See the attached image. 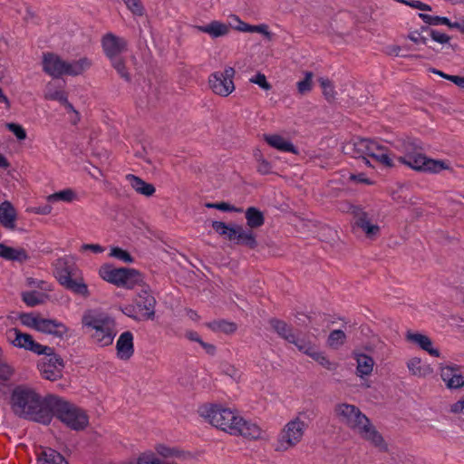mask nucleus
I'll list each match as a JSON object with an SVG mask.
<instances>
[{
  "mask_svg": "<svg viewBox=\"0 0 464 464\" xmlns=\"http://www.w3.org/2000/svg\"><path fill=\"white\" fill-rule=\"evenodd\" d=\"M53 394L42 397L34 389L17 385L12 391L10 405L14 415L43 425L50 424V404Z\"/></svg>",
  "mask_w": 464,
  "mask_h": 464,
  "instance_id": "obj_1",
  "label": "nucleus"
},
{
  "mask_svg": "<svg viewBox=\"0 0 464 464\" xmlns=\"http://www.w3.org/2000/svg\"><path fill=\"white\" fill-rule=\"evenodd\" d=\"M334 412L342 423L356 430L363 440L370 441L381 451L386 452L388 450V446L382 434L357 406L340 403L335 406Z\"/></svg>",
  "mask_w": 464,
  "mask_h": 464,
  "instance_id": "obj_2",
  "label": "nucleus"
},
{
  "mask_svg": "<svg viewBox=\"0 0 464 464\" xmlns=\"http://www.w3.org/2000/svg\"><path fill=\"white\" fill-rule=\"evenodd\" d=\"M398 161L421 173L438 174L450 169L448 161L427 157L420 141L417 140L405 145V153L398 158Z\"/></svg>",
  "mask_w": 464,
  "mask_h": 464,
  "instance_id": "obj_3",
  "label": "nucleus"
},
{
  "mask_svg": "<svg viewBox=\"0 0 464 464\" xmlns=\"http://www.w3.org/2000/svg\"><path fill=\"white\" fill-rule=\"evenodd\" d=\"M49 414L50 423L55 417L66 427L75 431L83 430L89 424V418L84 410L57 395L53 397Z\"/></svg>",
  "mask_w": 464,
  "mask_h": 464,
  "instance_id": "obj_4",
  "label": "nucleus"
},
{
  "mask_svg": "<svg viewBox=\"0 0 464 464\" xmlns=\"http://www.w3.org/2000/svg\"><path fill=\"white\" fill-rule=\"evenodd\" d=\"M43 71L49 76L58 79L63 75L78 76L82 74L92 66V62L87 57L80 58L72 62L63 60L54 53H43Z\"/></svg>",
  "mask_w": 464,
  "mask_h": 464,
  "instance_id": "obj_5",
  "label": "nucleus"
},
{
  "mask_svg": "<svg viewBox=\"0 0 464 464\" xmlns=\"http://www.w3.org/2000/svg\"><path fill=\"white\" fill-rule=\"evenodd\" d=\"M82 324L94 331L92 334V339L96 344L105 347L112 343L116 335L114 331L115 323L110 316L102 314L84 315L82 317Z\"/></svg>",
  "mask_w": 464,
  "mask_h": 464,
  "instance_id": "obj_6",
  "label": "nucleus"
},
{
  "mask_svg": "<svg viewBox=\"0 0 464 464\" xmlns=\"http://www.w3.org/2000/svg\"><path fill=\"white\" fill-rule=\"evenodd\" d=\"M200 416L208 419L209 423L229 434L237 420L238 415L230 409L220 405L203 406L199 409Z\"/></svg>",
  "mask_w": 464,
  "mask_h": 464,
  "instance_id": "obj_7",
  "label": "nucleus"
},
{
  "mask_svg": "<svg viewBox=\"0 0 464 464\" xmlns=\"http://www.w3.org/2000/svg\"><path fill=\"white\" fill-rule=\"evenodd\" d=\"M306 428L307 424L301 420L299 417L287 422L278 434L275 450L276 451H285L295 446L301 441Z\"/></svg>",
  "mask_w": 464,
  "mask_h": 464,
  "instance_id": "obj_8",
  "label": "nucleus"
},
{
  "mask_svg": "<svg viewBox=\"0 0 464 464\" xmlns=\"http://www.w3.org/2000/svg\"><path fill=\"white\" fill-rule=\"evenodd\" d=\"M6 341L13 346L30 351L35 354L45 353L50 350V346L43 345L33 339L29 334L23 333L18 328H11L5 332Z\"/></svg>",
  "mask_w": 464,
  "mask_h": 464,
  "instance_id": "obj_9",
  "label": "nucleus"
},
{
  "mask_svg": "<svg viewBox=\"0 0 464 464\" xmlns=\"http://www.w3.org/2000/svg\"><path fill=\"white\" fill-rule=\"evenodd\" d=\"M236 71L227 66L224 71L214 72L208 77V85L212 92L219 96L227 97L235 90L233 78Z\"/></svg>",
  "mask_w": 464,
  "mask_h": 464,
  "instance_id": "obj_10",
  "label": "nucleus"
},
{
  "mask_svg": "<svg viewBox=\"0 0 464 464\" xmlns=\"http://www.w3.org/2000/svg\"><path fill=\"white\" fill-rule=\"evenodd\" d=\"M50 350L41 354L44 357L39 362L38 368L43 378L53 382L62 378L64 362L53 347H50Z\"/></svg>",
  "mask_w": 464,
  "mask_h": 464,
  "instance_id": "obj_11",
  "label": "nucleus"
},
{
  "mask_svg": "<svg viewBox=\"0 0 464 464\" xmlns=\"http://www.w3.org/2000/svg\"><path fill=\"white\" fill-rule=\"evenodd\" d=\"M347 211L353 216L354 226L361 228L367 237L372 238L379 234L380 227L371 223L368 213L361 206L350 204Z\"/></svg>",
  "mask_w": 464,
  "mask_h": 464,
  "instance_id": "obj_12",
  "label": "nucleus"
},
{
  "mask_svg": "<svg viewBox=\"0 0 464 464\" xmlns=\"http://www.w3.org/2000/svg\"><path fill=\"white\" fill-rule=\"evenodd\" d=\"M56 277L63 286L73 294L82 295L83 297H88L90 295L88 286L83 282V279L72 278L71 272L67 267L62 269L57 268Z\"/></svg>",
  "mask_w": 464,
  "mask_h": 464,
  "instance_id": "obj_13",
  "label": "nucleus"
},
{
  "mask_svg": "<svg viewBox=\"0 0 464 464\" xmlns=\"http://www.w3.org/2000/svg\"><path fill=\"white\" fill-rule=\"evenodd\" d=\"M134 304L139 310L142 321L154 319L156 299L147 289H142L138 294Z\"/></svg>",
  "mask_w": 464,
  "mask_h": 464,
  "instance_id": "obj_14",
  "label": "nucleus"
},
{
  "mask_svg": "<svg viewBox=\"0 0 464 464\" xmlns=\"http://www.w3.org/2000/svg\"><path fill=\"white\" fill-rule=\"evenodd\" d=\"M102 45L105 55L111 60L120 57V54L126 50L127 42L122 37L108 33L102 37Z\"/></svg>",
  "mask_w": 464,
  "mask_h": 464,
  "instance_id": "obj_15",
  "label": "nucleus"
},
{
  "mask_svg": "<svg viewBox=\"0 0 464 464\" xmlns=\"http://www.w3.org/2000/svg\"><path fill=\"white\" fill-rule=\"evenodd\" d=\"M440 377L448 389L456 390L464 386V372H461L459 365L441 367Z\"/></svg>",
  "mask_w": 464,
  "mask_h": 464,
  "instance_id": "obj_16",
  "label": "nucleus"
},
{
  "mask_svg": "<svg viewBox=\"0 0 464 464\" xmlns=\"http://www.w3.org/2000/svg\"><path fill=\"white\" fill-rule=\"evenodd\" d=\"M261 434L262 430L256 423L245 420L240 416H238L231 431V435L242 436L248 440H257L261 438Z\"/></svg>",
  "mask_w": 464,
  "mask_h": 464,
  "instance_id": "obj_17",
  "label": "nucleus"
},
{
  "mask_svg": "<svg viewBox=\"0 0 464 464\" xmlns=\"http://www.w3.org/2000/svg\"><path fill=\"white\" fill-rule=\"evenodd\" d=\"M231 232L230 242L246 246L249 249L257 247L256 235L254 233L253 229H246L241 225L234 224V230H231Z\"/></svg>",
  "mask_w": 464,
  "mask_h": 464,
  "instance_id": "obj_18",
  "label": "nucleus"
},
{
  "mask_svg": "<svg viewBox=\"0 0 464 464\" xmlns=\"http://www.w3.org/2000/svg\"><path fill=\"white\" fill-rule=\"evenodd\" d=\"M378 142L370 139H359L353 143V157L362 159L366 166L372 167L370 157Z\"/></svg>",
  "mask_w": 464,
  "mask_h": 464,
  "instance_id": "obj_19",
  "label": "nucleus"
},
{
  "mask_svg": "<svg viewBox=\"0 0 464 464\" xmlns=\"http://www.w3.org/2000/svg\"><path fill=\"white\" fill-rule=\"evenodd\" d=\"M117 357L127 361L134 353L133 334L130 331L123 332L116 343Z\"/></svg>",
  "mask_w": 464,
  "mask_h": 464,
  "instance_id": "obj_20",
  "label": "nucleus"
},
{
  "mask_svg": "<svg viewBox=\"0 0 464 464\" xmlns=\"http://www.w3.org/2000/svg\"><path fill=\"white\" fill-rule=\"evenodd\" d=\"M68 330V327L58 320L42 318L37 331L62 339L67 334Z\"/></svg>",
  "mask_w": 464,
  "mask_h": 464,
  "instance_id": "obj_21",
  "label": "nucleus"
},
{
  "mask_svg": "<svg viewBox=\"0 0 464 464\" xmlns=\"http://www.w3.org/2000/svg\"><path fill=\"white\" fill-rule=\"evenodd\" d=\"M406 340L417 344L420 349L424 350L431 356L439 357L440 354L438 349L433 348L431 339L425 334L408 331L406 334Z\"/></svg>",
  "mask_w": 464,
  "mask_h": 464,
  "instance_id": "obj_22",
  "label": "nucleus"
},
{
  "mask_svg": "<svg viewBox=\"0 0 464 464\" xmlns=\"http://www.w3.org/2000/svg\"><path fill=\"white\" fill-rule=\"evenodd\" d=\"M195 28L201 33L209 34L212 38H218L227 35L230 31V26L222 22L214 20L205 25H197Z\"/></svg>",
  "mask_w": 464,
  "mask_h": 464,
  "instance_id": "obj_23",
  "label": "nucleus"
},
{
  "mask_svg": "<svg viewBox=\"0 0 464 464\" xmlns=\"http://www.w3.org/2000/svg\"><path fill=\"white\" fill-rule=\"evenodd\" d=\"M143 284V276L142 274L134 269L124 267L123 273L121 274L120 286L125 287L127 289H132L136 285H140Z\"/></svg>",
  "mask_w": 464,
  "mask_h": 464,
  "instance_id": "obj_24",
  "label": "nucleus"
},
{
  "mask_svg": "<svg viewBox=\"0 0 464 464\" xmlns=\"http://www.w3.org/2000/svg\"><path fill=\"white\" fill-rule=\"evenodd\" d=\"M16 211L9 201H4L0 204V223L7 229L15 227Z\"/></svg>",
  "mask_w": 464,
  "mask_h": 464,
  "instance_id": "obj_25",
  "label": "nucleus"
},
{
  "mask_svg": "<svg viewBox=\"0 0 464 464\" xmlns=\"http://www.w3.org/2000/svg\"><path fill=\"white\" fill-rule=\"evenodd\" d=\"M37 461L39 464H69L60 452L51 448L42 449L37 453Z\"/></svg>",
  "mask_w": 464,
  "mask_h": 464,
  "instance_id": "obj_26",
  "label": "nucleus"
},
{
  "mask_svg": "<svg viewBox=\"0 0 464 464\" xmlns=\"http://www.w3.org/2000/svg\"><path fill=\"white\" fill-rule=\"evenodd\" d=\"M269 324L279 337L287 342L294 341L295 333L293 327L290 324L277 318H271L269 320Z\"/></svg>",
  "mask_w": 464,
  "mask_h": 464,
  "instance_id": "obj_27",
  "label": "nucleus"
},
{
  "mask_svg": "<svg viewBox=\"0 0 464 464\" xmlns=\"http://www.w3.org/2000/svg\"><path fill=\"white\" fill-rule=\"evenodd\" d=\"M126 179L130 182L131 188L139 194L150 197L155 193V187L150 183L145 182L138 176L128 174Z\"/></svg>",
  "mask_w": 464,
  "mask_h": 464,
  "instance_id": "obj_28",
  "label": "nucleus"
},
{
  "mask_svg": "<svg viewBox=\"0 0 464 464\" xmlns=\"http://www.w3.org/2000/svg\"><path fill=\"white\" fill-rule=\"evenodd\" d=\"M354 359L357 362L356 374L359 377L363 378L364 376H368L372 373L374 361L371 356L365 353H354Z\"/></svg>",
  "mask_w": 464,
  "mask_h": 464,
  "instance_id": "obj_29",
  "label": "nucleus"
},
{
  "mask_svg": "<svg viewBox=\"0 0 464 464\" xmlns=\"http://www.w3.org/2000/svg\"><path fill=\"white\" fill-rule=\"evenodd\" d=\"M265 140L271 147L284 152L297 153L294 144L277 134L265 135Z\"/></svg>",
  "mask_w": 464,
  "mask_h": 464,
  "instance_id": "obj_30",
  "label": "nucleus"
},
{
  "mask_svg": "<svg viewBox=\"0 0 464 464\" xmlns=\"http://www.w3.org/2000/svg\"><path fill=\"white\" fill-rule=\"evenodd\" d=\"M124 267L115 268L111 265H103L99 270L100 276L117 286H120L121 274L123 273Z\"/></svg>",
  "mask_w": 464,
  "mask_h": 464,
  "instance_id": "obj_31",
  "label": "nucleus"
},
{
  "mask_svg": "<svg viewBox=\"0 0 464 464\" xmlns=\"http://www.w3.org/2000/svg\"><path fill=\"white\" fill-rule=\"evenodd\" d=\"M0 257L6 260L24 262L29 258L28 254L23 248H14L0 243Z\"/></svg>",
  "mask_w": 464,
  "mask_h": 464,
  "instance_id": "obj_32",
  "label": "nucleus"
},
{
  "mask_svg": "<svg viewBox=\"0 0 464 464\" xmlns=\"http://www.w3.org/2000/svg\"><path fill=\"white\" fill-rule=\"evenodd\" d=\"M375 150L372 151L370 160L371 164L372 165V162L374 163H380L385 167L392 168L394 166L392 159L390 157L388 153V149L380 145L379 143L376 144Z\"/></svg>",
  "mask_w": 464,
  "mask_h": 464,
  "instance_id": "obj_33",
  "label": "nucleus"
},
{
  "mask_svg": "<svg viewBox=\"0 0 464 464\" xmlns=\"http://www.w3.org/2000/svg\"><path fill=\"white\" fill-rule=\"evenodd\" d=\"M246 225L249 228L255 229L262 227L265 223V216L261 210L256 207H249L245 211Z\"/></svg>",
  "mask_w": 464,
  "mask_h": 464,
  "instance_id": "obj_34",
  "label": "nucleus"
},
{
  "mask_svg": "<svg viewBox=\"0 0 464 464\" xmlns=\"http://www.w3.org/2000/svg\"><path fill=\"white\" fill-rule=\"evenodd\" d=\"M207 326L214 332H221L227 334L236 332L237 328L235 323L226 320H215L208 323Z\"/></svg>",
  "mask_w": 464,
  "mask_h": 464,
  "instance_id": "obj_35",
  "label": "nucleus"
},
{
  "mask_svg": "<svg viewBox=\"0 0 464 464\" xmlns=\"http://www.w3.org/2000/svg\"><path fill=\"white\" fill-rule=\"evenodd\" d=\"M311 358H313L315 362H317L324 368L328 371L334 372L338 368V363L334 362H331L324 353L317 351L315 348L313 349L312 353L309 354Z\"/></svg>",
  "mask_w": 464,
  "mask_h": 464,
  "instance_id": "obj_36",
  "label": "nucleus"
},
{
  "mask_svg": "<svg viewBox=\"0 0 464 464\" xmlns=\"http://www.w3.org/2000/svg\"><path fill=\"white\" fill-rule=\"evenodd\" d=\"M67 93L63 90L54 88L53 82H48L45 88L44 99L50 101H57L61 104L66 102Z\"/></svg>",
  "mask_w": 464,
  "mask_h": 464,
  "instance_id": "obj_37",
  "label": "nucleus"
},
{
  "mask_svg": "<svg viewBox=\"0 0 464 464\" xmlns=\"http://www.w3.org/2000/svg\"><path fill=\"white\" fill-rule=\"evenodd\" d=\"M22 300L29 307H34L44 302V295L37 291H27L22 293Z\"/></svg>",
  "mask_w": 464,
  "mask_h": 464,
  "instance_id": "obj_38",
  "label": "nucleus"
},
{
  "mask_svg": "<svg viewBox=\"0 0 464 464\" xmlns=\"http://www.w3.org/2000/svg\"><path fill=\"white\" fill-rule=\"evenodd\" d=\"M75 198L76 194L72 188H65L49 195L47 200L51 203L57 201L72 202Z\"/></svg>",
  "mask_w": 464,
  "mask_h": 464,
  "instance_id": "obj_39",
  "label": "nucleus"
},
{
  "mask_svg": "<svg viewBox=\"0 0 464 464\" xmlns=\"http://www.w3.org/2000/svg\"><path fill=\"white\" fill-rule=\"evenodd\" d=\"M419 17L428 25H440L444 24L449 26L450 24V19L445 16H439V15H430L424 13H419Z\"/></svg>",
  "mask_w": 464,
  "mask_h": 464,
  "instance_id": "obj_40",
  "label": "nucleus"
},
{
  "mask_svg": "<svg viewBox=\"0 0 464 464\" xmlns=\"http://www.w3.org/2000/svg\"><path fill=\"white\" fill-rule=\"evenodd\" d=\"M318 82L323 89V94L328 102H332L335 98L334 87L332 82L327 78H319Z\"/></svg>",
  "mask_w": 464,
  "mask_h": 464,
  "instance_id": "obj_41",
  "label": "nucleus"
},
{
  "mask_svg": "<svg viewBox=\"0 0 464 464\" xmlns=\"http://www.w3.org/2000/svg\"><path fill=\"white\" fill-rule=\"evenodd\" d=\"M212 228L218 235L225 237L227 240H231L230 234H232L231 230H234V224L227 225L222 221H212Z\"/></svg>",
  "mask_w": 464,
  "mask_h": 464,
  "instance_id": "obj_42",
  "label": "nucleus"
},
{
  "mask_svg": "<svg viewBox=\"0 0 464 464\" xmlns=\"http://www.w3.org/2000/svg\"><path fill=\"white\" fill-rule=\"evenodd\" d=\"M19 319L23 325L37 331L42 318L34 316L30 313H22L19 315Z\"/></svg>",
  "mask_w": 464,
  "mask_h": 464,
  "instance_id": "obj_43",
  "label": "nucleus"
},
{
  "mask_svg": "<svg viewBox=\"0 0 464 464\" xmlns=\"http://www.w3.org/2000/svg\"><path fill=\"white\" fill-rule=\"evenodd\" d=\"M110 256L117 258L127 264H131L134 262V258L131 256V255L128 251L119 246L111 247Z\"/></svg>",
  "mask_w": 464,
  "mask_h": 464,
  "instance_id": "obj_44",
  "label": "nucleus"
},
{
  "mask_svg": "<svg viewBox=\"0 0 464 464\" xmlns=\"http://www.w3.org/2000/svg\"><path fill=\"white\" fill-rule=\"evenodd\" d=\"M314 73L312 72H305L304 78L297 82V91L300 94H305L312 90V80Z\"/></svg>",
  "mask_w": 464,
  "mask_h": 464,
  "instance_id": "obj_45",
  "label": "nucleus"
},
{
  "mask_svg": "<svg viewBox=\"0 0 464 464\" xmlns=\"http://www.w3.org/2000/svg\"><path fill=\"white\" fill-rule=\"evenodd\" d=\"M346 335L342 330H334L330 333L328 337V345L330 347L337 348L342 345L345 341Z\"/></svg>",
  "mask_w": 464,
  "mask_h": 464,
  "instance_id": "obj_46",
  "label": "nucleus"
},
{
  "mask_svg": "<svg viewBox=\"0 0 464 464\" xmlns=\"http://www.w3.org/2000/svg\"><path fill=\"white\" fill-rule=\"evenodd\" d=\"M111 64L117 72L123 78L125 81L129 82L130 80V74L127 72L124 61L121 57L111 59Z\"/></svg>",
  "mask_w": 464,
  "mask_h": 464,
  "instance_id": "obj_47",
  "label": "nucleus"
},
{
  "mask_svg": "<svg viewBox=\"0 0 464 464\" xmlns=\"http://www.w3.org/2000/svg\"><path fill=\"white\" fill-rule=\"evenodd\" d=\"M289 343L295 344L300 352L307 354L308 356L314 348L309 342L299 338L295 334H294V341Z\"/></svg>",
  "mask_w": 464,
  "mask_h": 464,
  "instance_id": "obj_48",
  "label": "nucleus"
},
{
  "mask_svg": "<svg viewBox=\"0 0 464 464\" xmlns=\"http://www.w3.org/2000/svg\"><path fill=\"white\" fill-rule=\"evenodd\" d=\"M124 4L127 5L128 9L136 15L143 14V5L140 0H122Z\"/></svg>",
  "mask_w": 464,
  "mask_h": 464,
  "instance_id": "obj_49",
  "label": "nucleus"
},
{
  "mask_svg": "<svg viewBox=\"0 0 464 464\" xmlns=\"http://www.w3.org/2000/svg\"><path fill=\"white\" fill-rule=\"evenodd\" d=\"M250 82L257 84L263 90L268 91L272 88L271 84L266 81V77L264 73L257 72L252 78H250Z\"/></svg>",
  "mask_w": 464,
  "mask_h": 464,
  "instance_id": "obj_50",
  "label": "nucleus"
},
{
  "mask_svg": "<svg viewBox=\"0 0 464 464\" xmlns=\"http://www.w3.org/2000/svg\"><path fill=\"white\" fill-rule=\"evenodd\" d=\"M6 128L14 133V135L19 140H24L26 139V131L20 125V124H17V123H14V122H11V123H7L6 124Z\"/></svg>",
  "mask_w": 464,
  "mask_h": 464,
  "instance_id": "obj_51",
  "label": "nucleus"
},
{
  "mask_svg": "<svg viewBox=\"0 0 464 464\" xmlns=\"http://www.w3.org/2000/svg\"><path fill=\"white\" fill-rule=\"evenodd\" d=\"M240 25L237 26V29L242 32H257V33H267V26L265 24L261 25H249L243 22H239Z\"/></svg>",
  "mask_w": 464,
  "mask_h": 464,
  "instance_id": "obj_52",
  "label": "nucleus"
},
{
  "mask_svg": "<svg viewBox=\"0 0 464 464\" xmlns=\"http://www.w3.org/2000/svg\"><path fill=\"white\" fill-rule=\"evenodd\" d=\"M121 311L125 315H127L136 321H142V319L139 314V310H138L137 306L135 305V304L125 305L124 307L121 308Z\"/></svg>",
  "mask_w": 464,
  "mask_h": 464,
  "instance_id": "obj_53",
  "label": "nucleus"
},
{
  "mask_svg": "<svg viewBox=\"0 0 464 464\" xmlns=\"http://www.w3.org/2000/svg\"><path fill=\"white\" fill-rule=\"evenodd\" d=\"M430 37L433 41L441 44H448L450 40V37L448 34L435 29L430 31Z\"/></svg>",
  "mask_w": 464,
  "mask_h": 464,
  "instance_id": "obj_54",
  "label": "nucleus"
},
{
  "mask_svg": "<svg viewBox=\"0 0 464 464\" xmlns=\"http://www.w3.org/2000/svg\"><path fill=\"white\" fill-rule=\"evenodd\" d=\"M256 169L261 175H266L272 172L271 163L265 159H259L257 160Z\"/></svg>",
  "mask_w": 464,
  "mask_h": 464,
  "instance_id": "obj_55",
  "label": "nucleus"
},
{
  "mask_svg": "<svg viewBox=\"0 0 464 464\" xmlns=\"http://www.w3.org/2000/svg\"><path fill=\"white\" fill-rule=\"evenodd\" d=\"M407 38L415 44H426L428 41L427 37L423 36L419 30L410 32Z\"/></svg>",
  "mask_w": 464,
  "mask_h": 464,
  "instance_id": "obj_56",
  "label": "nucleus"
},
{
  "mask_svg": "<svg viewBox=\"0 0 464 464\" xmlns=\"http://www.w3.org/2000/svg\"><path fill=\"white\" fill-rule=\"evenodd\" d=\"M408 368L410 372L414 375H421L420 360L418 358H412L408 362Z\"/></svg>",
  "mask_w": 464,
  "mask_h": 464,
  "instance_id": "obj_57",
  "label": "nucleus"
},
{
  "mask_svg": "<svg viewBox=\"0 0 464 464\" xmlns=\"http://www.w3.org/2000/svg\"><path fill=\"white\" fill-rule=\"evenodd\" d=\"M155 450L158 454H160L165 458L174 456L176 453V450L174 449H170V448L165 446L164 444H158L155 447Z\"/></svg>",
  "mask_w": 464,
  "mask_h": 464,
  "instance_id": "obj_58",
  "label": "nucleus"
},
{
  "mask_svg": "<svg viewBox=\"0 0 464 464\" xmlns=\"http://www.w3.org/2000/svg\"><path fill=\"white\" fill-rule=\"evenodd\" d=\"M350 179L357 183L372 184V182L366 177L364 173L352 174Z\"/></svg>",
  "mask_w": 464,
  "mask_h": 464,
  "instance_id": "obj_59",
  "label": "nucleus"
},
{
  "mask_svg": "<svg viewBox=\"0 0 464 464\" xmlns=\"http://www.w3.org/2000/svg\"><path fill=\"white\" fill-rule=\"evenodd\" d=\"M215 208L216 209H218V210H221V211H236V212H240L241 209H238L237 208H235L234 206L227 203V202H219L218 203V205H215Z\"/></svg>",
  "mask_w": 464,
  "mask_h": 464,
  "instance_id": "obj_60",
  "label": "nucleus"
},
{
  "mask_svg": "<svg viewBox=\"0 0 464 464\" xmlns=\"http://www.w3.org/2000/svg\"><path fill=\"white\" fill-rule=\"evenodd\" d=\"M82 250H92V252L99 254L104 251V247L99 244H83L82 246Z\"/></svg>",
  "mask_w": 464,
  "mask_h": 464,
  "instance_id": "obj_61",
  "label": "nucleus"
},
{
  "mask_svg": "<svg viewBox=\"0 0 464 464\" xmlns=\"http://www.w3.org/2000/svg\"><path fill=\"white\" fill-rule=\"evenodd\" d=\"M464 410V396L453 403L450 407V411L453 413H459Z\"/></svg>",
  "mask_w": 464,
  "mask_h": 464,
  "instance_id": "obj_62",
  "label": "nucleus"
},
{
  "mask_svg": "<svg viewBox=\"0 0 464 464\" xmlns=\"http://www.w3.org/2000/svg\"><path fill=\"white\" fill-rule=\"evenodd\" d=\"M447 80L452 82L458 87L464 89V76L451 75V77H447Z\"/></svg>",
  "mask_w": 464,
  "mask_h": 464,
  "instance_id": "obj_63",
  "label": "nucleus"
},
{
  "mask_svg": "<svg viewBox=\"0 0 464 464\" xmlns=\"http://www.w3.org/2000/svg\"><path fill=\"white\" fill-rule=\"evenodd\" d=\"M200 346L205 350V352L209 355H215L216 353V347L215 345L206 343L203 340L200 342Z\"/></svg>",
  "mask_w": 464,
  "mask_h": 464,
  "instance_id": "obj_64",
  "label": "nucleus"
}]
</instances>
